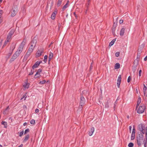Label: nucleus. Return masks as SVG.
Instances as JSON below:
<instances>
[{
	"mask_svg": "<svg viewBox=\"0 0 147 147\" xmlns=\"http://www.w3.org/2000/svg\"><path fill=\"white\" fill-rule=\"evenodd\" d=\"M141 98L140 96H139L138 98V100L137 101V105H136V108L138 107L139 106V105L140 104V103L141 102Z\"/></svg>",
	"mask_w": 147,
	"mask_h": 147,
	"instance_id": "nucleus-19",
	"label": "nucleus"
},
{
	"mask_svg": "<svg viewBox=\"0 0 147 147\" xmlns=\"http://www.w3.org/2000/svg\"><path fill=\"white\" fill-rule=\"evenodd\" d=\"M141 72H142V70H140L139 71V76L140 77L141 76Z\"/></svg>",
	"mask_w": 147,
	"mask_h": 147,
	"instance_id": "nucleus-50",
	"label": "nucleus"
},
{
	"mask_svg": "<svg viewBox=\"0 0 147 147\" xmlns=\"http://www.w3.org/2000/svg\"><path fill=\"white\" fill-rule=\"evenodd\" d=\"M115 27L114 28H112V32L113 35L115 34Z\"/></svg>",
	"mask_w": 147,
	"mask_h": 147,
	"instance_id": "nucleus-43",
	"label": "nucleus"
},
{
	"mask_svg": "<svg viewBox=\"0 0 147 147\" xmlns=\"http://www.w3.org/2000/svg\"><path fill=\"white\" fill-rule=\"evenodd\" d=\"M34 69H31V71H30V72L29 73V74H28V75H30H30H32L34 73Z\"/></svg>",
	"mask_w": 147,
	"mask_h": 147,
	"instance_id": "nucleus-40",
	"label": "nucleus"
},
{
	"mask_svg": "<svg viewBox=\"0 0 147 147\" xmlns=\"http://www.w3.org/2000/svg\"><path fill=\"white\" fill-rule=\"evenodd\" d=\"M9 109V106H8L6 108V109H5V111H7V110L8 109Z\"/></svg>",
	"mask_w": 147,
	"mask_h": 147,
	"instance_id": "nucleus-60",
	"label": "nucleus"
},
{
	"mask_svg": "<svg viewBox=\"0 0 147 147\" xmlns=\"http://www.w3.org/2000/svg\"><path fill=\"white\" fill-rule=\"evenodd\" d=\"M41 61H37L35 62L34 64L32 66V69H34L38 67L40 64L41 63Z\"/></svg>",
	"mask_w": 147,
	"mask_h": 147,
	"instance_id": "nucleus-10",
	"label": "nucleus"
},
{
	"mask_svg": "<svg viewBox=\"0 0 147 147\" xmlns=\"http://www.w3.org/2000/svg\"><path fill=\"white\" fill-rule=\"evenodd\" d=\"M30 83H28L27 82H25L23 86L25 89H28L29 88L30 86Z\"/></svg>",
	"mask_w": 147,
	"mask_h": 147,
	"instance_id": "nucleus-16",
	"label": "nucleus"
},
{
	"mask_svg": "<svg viewBox=\"0 0 147 147\" xmlns=\"http://www.w3.org/2000/svg\"><path fill=\"white\" fill-rule=\"evenodd\" d=\"M57 13V10H55L54 12L53 13L51 16V18L52 20H54L55 18V17L56 14Z\"/></svg>",
	"mask_w": 147,
	"mask_h": 147,
	"instance_id": "nucleus-12",
	"label": "nucleus"
},
{
	"mask_svg": "<svg viewBox=\"0 0 147 147\" xmlns=\"http://www.w3.org/2000/svg\"><path fill=\"white\" fill-rule=\"evenodd\" d=\"M24 134V130H22L19 133V136L21 137Z\"/></svg>",
	"mask_w": 147,
	"mask_h": 147,
	"instance_id": "nucleus-37",
	"label": "nucleus"
},
{
	"mask_svg": "<svg viewBox=\"0 0 147 147\" xmlns=\"http://www.w3.org/2000/svg\"><path fill=\"white\" fill-rule=\"evenodd\" d=\"M41 76V75L40 74H38L37 75L36 74L34 75V78H40Z\"/></svg>",
	"mask_w": 147,
	"mask_h": 147,
	"instance_id": "nucleus-29",
	"label": "nucleus"
},
{
	"mask_svg": "<svg viewBox=\"0 0 147 147\" xmlns=\"http://www.w3.org/2000/svg\"><path fill=\"white\" fill-rule=\"evenodd\" d=\"M120 83H121V82H120L117 81V86L118 88H119Z\"/></svg>",
	"mask_w": 147,
	"mask_h": 147,
	"instance_id": "nucleus-47",
	"label": "nucleus"
},
{
	"mask_svg": "<svg viewBox=\"0 0 147 147\" xmlns=\"http://www.w3.org/2000/svg\"><path fill=\"white\" fill-rule=\"evenodd\" d=\"M30 131L29 129L27 128L26 129L24 132V134H26L27 133H28Z\"/></svg>",
	"mask_w": 147,
	"mask_h": 147,
	"instance_id": "nucleus-36",
	"label": "nucleus"
},
{
	"mask_svg": "<svg viewBox=\"0 0 147 147\" xmlns=\"http://www.w3.org/2000/svg\"><path fill=\"white\" fill-rule=\"evenodd\" d=\"M132 134H135V129L134 127H133V129H132Z\"/></svg>",
	"mask_w": 147,
	"mask_h": 147,
	"instance_id": "nucleus-46",
	"label": "nucleus"
},
{
	"mask_svg": "<svg viewBox=\"0 0 147 147\" xmlns=\"http://www.w3.org/2000/svg\"><path fill=\"white\" fill-rule=\"evenodd\" d=\"M42 71V69H38L37 72H36V74L37 75L38 74H40V73Z\"/></svg>",
	"mask_w": 147,
	"mask_h": 147,
	"instance_id": "nucleus-39",
	"label": "nucleus"
},
{
	"mask_svg": "<svg viewBox=\"0 0 147 147\" xmlns=\"http://www.w3.org/2000/svg\"><path fill=\"white\" fill-rule=\"evenodd\" d=\"M140 56V53H138L137 54V58L139 59Z\"/></svg>",
	"mask_w": 147,
	"mask_h": 147,
	"instance_id": "nucleus-45",
	"label": "nucleus"
},
{
	"mask_svg": "<svg viewBox=\"0 0 147 147\" xmlns=\"http://www.w3.org/2000/svg\"><path fill=\"white\" fill-rule=\"evenodd\" d=\"M14 30H11L9 32V33L7 37V40H8V41H9V40L11 39V36L13 35L14 33Z\"/></svg>",
	"mask_w": 147,
	"mask_h": 147,
	"instance_id": "nucleus-7",
	"label": "nucleus"
},
{
	"mask_svg": "<svg viewBox=\"0 0 147 147\" xmlns=\"http://www.w3.org/2000/svg\"><path fill=\"white\" fill-rule=\"evenodd\" d=\"M30 137L29 134H27L26 135L25 137H24V140H23V142H26L29 139Z\"/></svg>",
	"mask_w": 147,
	"mask_h": 147,
	"instance_id": "nucleus-17",
	"label": "nucleus"
},
{
	"mask_svg": "<svg viewBox=\"0 0 147 147\" xmlns=\"http://www.w3.org/2000/svg\"><path fill=\"white\" fill-rule=\"evenodd\" d=\"M138 64V62H137L136 65H133L132 66V70L134 72H135L136 70L137 65Z\"/></svg>",
	"mask_w": 147,
	"mask_h": 147,
	"instance_id": "nucleus-20",
	"label": "nucleus"
},
{
	"mask_svg": "<svg viewBox=\"0 0 147 147\" xmlns=\"http://www.w3.org/2000/svg\"><path fill=\"white\" fill-rule=\"evenodd\" d=\"M138 135L137 136V140L138 145L140 146L141 145V142L143 140L144 134L141 132H138Z\"/></svg>",
	"mask_w": 147,
	"mask_h": 147,
	"instance_id": "nucleus-1",
	"label": "nucleus"
},
{
	"mask_svg": "<svg viewBox=\"0 0 147 147\" xmlns=\"http://www.w3.org/2000/svg\"><path fill=\"white\" fill-rule=\"evenodd\" d=\"M116 26H117V24L115 23V22H114L112 28H115H115Z\"/></svg>",
	"mask_w": 147,
	"mask_h": 147,
	"instance_id": "nucleus-51",
	"label": "nucleus"
},
{
	"mask_svg": "<svg viewBox=\"0 0 147 147\" xmlns=\"http://www.w3.org/2000/svg\"><path fill=\"white\" fill-rule=\"evenodd\" d=\"M94 131V127H92L90 129V131L89 132L88 134L90 136H92L93 133Z\"/></svg>",
	"mask_w": 147,
	"mask_h": 147,
	"instance_id": "nucleus-15",
	"label": "nucleus"
},
{
	"mask_svg": "<svg viewBox=\"0 0 147 147\" xmlns=\"http://www.w3.org/2000/svg\"><path fill=\"white\" fill-rule=\"evenodd\" d=\"M145 108V107L144 105L142 104H141L137 109V113L139 114L143 113L144 112Z\"/></svg>",
	"mask_w": 147,
	"mask_h": 147,
	"instance_id": "nucleus-5",
	"label": "nucleus"
},
{
	"mask_svg": "<svg viewBox=\"0 0 147 147\" xmlns=\"http://www.w3.org/2000/svg\"><path fill=\"white\" fill-rule=\"evenodd\" d=\"M135 137V134H131V140H134Z\"/></svg>",
	"mask_w": 147,
	"mask_h": 147,
	"instance_id": "nucleus-33",
	"label": "nucleus"
},
{
	"mask_svg": "<svg viewBox=\"0 0 147 147\" xmlns=\"http://www.w3.org/2000/svg\"><path fill=\"white\" fill-rule=\"evenodd\" d=\"M17 12L18 9L17 8H15L14 9L12 8L11 12V16L12 17H14L16 16Z\"/></svg>",
	"mask_w": 147,
	"mask_h": 147,
	"instance_id": "nucleus-8",
	"label": "nucleus"
},
{
	"mask_svg": "<svg viewBox=\"0 0 147 147\" xmlns=\"http://www.w3.org/2000/svg\"><path fill=\"white\" fill-rule=\"evenodd\" d=\"M23 146V145L22 144H21L20 146H19L18 147H22Z\"/></svg>",
	"mask_w": 147,
	"mask_h": 147,
	"instance_id": "nucleus-64",
	"label": "nucleus"
},
{
	"mask_svg": "<svg viewBox=\"0 0 147 147\" xmlns=\"http://www.w3.org/2000/svg\"><path fill=\"white\" fill-rule=\"evenodd\" d=\"M63 0H58L57 3V6L58 7H59L61 4Z\"/></svg>",
	"mask_w": 147,
	"mask_h": 147,
	"instance_id": "nucleus-24",
	"label": "nucleus"
},
{
	"mask_svg": "<svg viewBox=\"0 0 147 147\" xmlns=\"http://www.w3.org/2000/svg\"><path fill=\"white\" fill-rule=\"evenodd\" d=\"M9 41H8V40H6L4 43V44L3 45V47L4 46H5L6 44L7 43L9 42Z\"/></svg>",
	"mask_w": 147,
	"mask_h": 147,
	"instance_id": "nucleus-48",
	"label": "nucleus"
},
{
	"mask_svg": "<svg viewBox=\"0 0 147 147\" xmlns=\"http://www.w3.org/2000/svg\"><path fill=\"white\" fill-rule=\"evenodd\" d=\"M29 57L27 55H25V56H24V59H23V61H26L27 59V58H28V57Z\"/></svg>",
	"mask_w": 147,
	"mask_h": 147,
	"instance_id": "nucleus-38",
	"label": "nucleus"
},
{
	"mask_svg": "<svg viewBox=\"0 0 147 147\" xmlns=\"http://www.w3.org/2000/svg\"><path fill=\"white\" fill-rule=\"evenodd\" d=\"M121 79H120L118 78L117 81L121 82Z\"/></svg>",
	"mask_w": 147,
	"mask_h": 147,
	"instance_id": "nucleus-62",
	"label": "nucleus"
},
{
	"mask_svg": "<svg viewBox=\"0 0 147 147\" xmlns=\"http://www.w3.org/2000/svg\"><path fill=\"white\" fill-rule=\"evenodd\" d=\"M125 30V28H122L121 29L120 34L121 36H122L124 35Z\"/></svg>",
	"mask_w": 147,
	"mask_h": 147,
	"instance_id": "nucleus-14",
	"label": "nucleus"
},
{
	"mask_svg": "<svg viewBox=\"0 0 147 147\" xmlns=\"http://www.w3.org/2000/svg\"><path fill=\"white\" fill-rule=\"evenodd\" d=\"M74 16L77 19V18H78V16H77V15L76 14L75 12H74Z\"/></svg>",
	"mask_w": 147,
	"mask_h": 147,
	"instance_id": "nucleus-55",
	"label": "nucleus"
},
{
	"mask_svg": "<svg viewBox=\"0 0 147 147\" xmlns=\"http://www.w3.org/2000/svg\"><path fill=\"white\" fill-rule=\"evenodd\" d=\"M6 111H5V110L4 111H3V114L4 115H6V114H7V112H6Z\"/></svg>",
	"mask_w": 147,
	"mask_h": 147,
	"instance_id": "nucleus-57",
	"label": "nucleus"
},
{
	"mask_svg": "<svg viewBox=\"0 0 147 147\" xmlns=\"http://www.w3.org/2000/svg\"><path fill=\"white\" fill-rule=\"evenodd\" d=\"M117 99L116 101H115V102L114 107V110H115V109L116 107V105L117 104Z\"/></svg>",
	"mask_w": 147,
	"mask_h": 147,
	"instance_id": "nucleus-41",
	"label": "nucleus"
},
{
	"mask_svg": "<svg viewBox=\"0 0 147 147\" xmlns=\"http://www.w3.org/2000/svg\"><path fill=\"white\" fill-rule=\"evenodd\" d=\"M53 57V54L51 52H50L49 54V58L52 59Z\"/></svg>",
	"mask_w": 147,
	"mask_h": 147,
	"instance_id": "nucleus-30",
	"label": "nucleus"
},
{
	"mask_svg": "<svg viewBox=\"0 0 147 147\" xmlns=\"http://www.w3.org/2000/svg\"><path fill=\"white\" fill-rule=\"evenodd\" d=\"M48 56L47 55H45L44 57V59L43 61L45 63H46L47 62V60Z\"/></svg>",
	"mask_w": 147,
	"mask_h": 147,
	"instance_id": "nucleus-25",
	"label": "nucleus"
},
{
	"mask_svg": "<svg viewBox=\"0 0 147 147\" xmlns=\"http://www.w3.org/2000/svg\"><path fill=\"white\" fill-rule=\"evenodd\" d=\"M80 105L78 110L79 111H81L82 109L85 102V99L82 95H81Z\"/></svg>",
	"mask_w": 147,
	"mask_h": 147,
	"instance_id": "nucleus-2",
	"label": "nucleus"
},
{
	"mask_svg": "<svg viewBox=\"0 0 147 147\" xmlns=\"http://www.w3.org/2000/svg\"><path fill=\"white\" fill-rule=\"evenodd\" d=\"M33 50L34 49L32 48H29V49H28V50L27 51L28 52H30V53H31L33 51Z\"/></svg>",
	"mask_w": 147,
	"mask_h": 147,
	"instance_id": "nucleus-35",
	"label": "nucleus"
},
{
	"mask_svg": "<svg viewBox=\"0 0 147 147\" xmlns=\"http://www.w3.org/2000/svg\"><path fill=\"white\" fill-rule=\"evenodd\" d=\"M131 128H132V127L131 126H130L129 127V131H130V132H131Z\"/></svg>",
	"mask_w": 147,
	"mask_h": 147,
	"instance_id": "nucleus-58",
	"label": "nucleus"
},
{
	"mask_svg": "<svg viewBox=\"0 0 147 147\" xmlns=\"http://www.w3.org/2000/svg\"><path fill=\"white\" fill-rule=\"evenodd\" d=\"M30 123L32 125H34L35 124V120L34 119H32L30 121Z\"/></svg>",
	"mask_w": 147,
	"mask_h": 147,
	"instance_id": "nucleus-28",
	"label": "nucleus"
},
{
	"mask_svg": "<svg viewBox=\"0 0 147 147\" xmlns=\"http://www.w3.org/2000/svg\"><path fill=\"white\" fill-rule=\"evenodd\" d=\"M92 62L90 64V70L91 69H92Z\"/></svg>",
	"mask_w": 147,
	"mask_h": 147,
	"instance_id": "nucleus-52",
	"label": "nucleus"
},
{
	"mask_svg": "<svg viewBox=\"0 0 147 147\" xmlns=\"http://www.w3.org/2000/svg\"><path fill=\"white\" fill-rule=\"evenodd\" d=\"M69 1H68L66 4L63 6L62 9L61 11H64L65 9L68 7V5Z\"/></svg>",
	"mask_w": 147,
	"mask_h": 147,
	"instance_id": "nucleus-18",
	"label": "nucleus"
},
{
	"mask_svg": "<svg viewBox=\"0 0 147 147\" xmlns=\"http://www.w3.org/2000/svg\"><path fill=\"white\" fill-rule=\"evenodd\" d=\"M144 60L145 61H146L147 60V56H146L144 59Z\"/></svg>",
	"mask_w": 147,
	"mask_h": 147,
	"instance_id": "nucleus-61",
	"label": "nucleus"
},
{
	"mask_svg": "<svg viewBox=\"0 0 147 147\" xmlns=\"http://www.w3.org/2000/svg\"><path fill=\"white\" fill-rule=\"evenodd\" d=\"M131 80V77L130 76H129L128 77V78L127 79V82L128 83H129L130 82Z\"/></svg>",
	"mask_w": 147,
	"mask_h": 147,
	"instance_id": "nucleus-44",
	"label": "nucleus"
},
{
	"mask_svg": "<svg viewBox=\"0 0 147 147\" xmlns=\"http://www.w3.org/2000/svg\"><path fill=\"white\" fill-rule=\"evenodd\" d=\"M23 48L19 47L17 51H16L15 53H17L18 54L20 55V54L22 52L23 50Z\"/></svg>",
	"mask_w": 147,
	"mask_h": 147,
	"instance_id": "nucleus-13",
	"label": "nucleus"
},
{
	"mask_svg": "<svg viewBox=\"0 0 147 147\" xmlns=\"http://www.w3.org/2000/svg\"><path fill=\"white\" fill-rule=\"evenodd\" d=\"M31 53H30V52H29L28 51H27L26 54V55H27L28 57L30 56V55Z\"/></svg>",
	"mask_w": 147,
	"mask_h": 147,
	"instance_id": "nucleus-49",
	"label": "nucleus"
},
{
	"mask_svg": "<svg viewBox=\"0 0 147 147\" xmlns=\"http://www.w3.org/2000/svg\"><path fill=\"white\" fill-rule=\"evenodd\" d=\"M53 1H51V7L50 9L51 8V7L53 6Z\"/></svg>",
	"mask_w": 147,
	"mask_h": 147,
	"instance_id": "nucleus-54",
	"label": "nucleus"
},
{
	"mask_svg": "<svg viewBox=\"0 0 147 147\" xmlns=\"http://www.w3.org/2000/svg\"><path fill=\"white\" fill-rule=\"evenodd\" d=\"M37 37L35 36L32 40L30 43V47L29 48L34 49L35 47L37 42Z\"/></svg>",
	"mask_w": 147,
	"mask_h": 147,
	"instance_id": "nucleus-4",
	"label": "nucleus"
},
{
	"mask_svg": "<svg viewBox=\"0 0 147 147\" xmlns=\"http://www.w3.org/2000/svg\"><path fill=\"white\" fill-rule=\"evenodd\" d=\"M144 141L145 142L144 144H145V146H147V141L144 140Z\"/></svg>",
	"mask_w": 147,
	"mask_h": 147,
	"instance_id": "nucleus-56",
	"label": "nucleus"
},
{
	"mask_svg": "<svg viewBox=\"0 0 147 147\" xmlns=\"http://www.w3.org/2000/svg\"><path fill=\"white\" fill-rule=\"evenodd\" d=\"M111 100L110 98L107 100V102H106L105 104V108H109V104L111 102Z\"/></svg>",
	"mask_w": 147,
	"mask_h": 147,
	"instance_id": "nucleus-11",
	"label": "nucleus"
},
{
	"mask_svg": "<svg viewBox=\"0 0 147 147\" xmlns=\"http://www.w3.org/2000/svg\"><path fill=\"white\" fill-rule=\"evenodd\" d=\"M35 112L36 113H38V112H39V110L38 109H36L35 110Z\"/></svg>",
	"mask_w": 147,
	"mask_h": 147,
	"instance_id": "nucleus-59",
	"label": "nucleus"
},
{
	"mask_svg": "<svg viewBox=\"0 0 147 147\" xmlns=\"http://www.w3.org/2000/svg\"><path fill=\"white\" fill-rule=\"evenodd\" d=\"M27 123H26V122H25V123H24V124H23V125H24V126H25L26 125H27Z\"/></svg>",
	"mask_w": 147,
	"mask_h": 147,
	"instance_id": "nucleus-63",
	"label": "nucleus"
},
{
	"mask_svg": "<svg viewBox=\"0 0 147 147\" xmlns=\"http://www.w3.org/2000/svg\"><path fill=\"white\" fill-rule=\"evenodd\" d=\"M46 82V81L45 80H44L42 81H40L39 82V84L42 85V84H44Z\"/></svg>",
	"mask_w": 147,
	"mask_h": 147,
	"instance_id": "nucleus-32",
	"label": "nucleus"
},
{
	"mask_svg": "<svg viewBox=\"0 0 147 147\" xmlns=\"http://www.w3.org/2000/svg\"><path fill=\"white\" fill-rule=\"evenodd\" d=\"M146 127L144 124L140 123L138 126V130L139 132H142L143 134H144L145 133Z\"/></svg>",
	"mask_w": 147,
	"mask_h": 147,
	"instance_id": "nucleus-3",
	"label": "nucleus"
},
{
	"mask_svg": "<svg viewBox=\"0 0 147 147\" xmlns=\"http://www.w3.org/2000/svg\"><path fill=\"white\" fill-rule=\"evenodd\" d=\"M145 139L144 140L147 141V126L146 127L145 133Z\"/></svg>",
	"mask_w": 147,
	"mask_h": 147,
	"instance_id": "nucleus-31",
	"label": "nucleus"
},
{
	"mask_svg": "<svg viewBox=\"0 0 147 147\" xmlns=\"http://www.w3.org/2000/svg\"><path fill=\"white\" fill-rule=\"evenodd\" d=\"M25 43L24 42H21V44L20 45L19 47L23 48L24 45H25Z\"/></svg>",
	"mask_w": 147,
	"mask_h": 147,
	"instance_id": "nucleus-27",
	"label": "nucleus"
},
{
	"mask_svg": "<svg viewBox=\"0 0 147 147\" xmlns=\"http://www.w3.org/2000/svg\"><path fill=\"white\" fill-rule=\"evenodd\" d=\"M116 38L114 39H113L111 42L109 44V46H112L115 43V41L116 40Z\"/></svg>",
	"mask_w": 147,
	"mask_h": 147,
	"instance_id": "nucleus-22",
	"label": "nucleus"
},
{
	"mask_svg": "<svg viewBox=\"0 0 147 147\" xmlns=\"http://www.w3.org/2000/svg\"><path fill=\"white\" fill-rule=\"evenodd\" d=\"M1 124L4 125V128H6L7 127V123L6 122L4 121H2L1 122Z\"/></svg>",
	"mask_w": 147,
	"mask_h": 147,
	"instance_id": "nucleus-21",
	"label": "nucleus"
},
{
	"mask_svg": "<svg viewBox=\"0 0 147 147\" xmlns=\"http://www.w3.org/2000/svg\"><path fill=\"white\" fill-rule=\"evenodd\" d=\"M120 53L119 52H117L115 53V55L116 57H118Z\"/></svg>",
	"mask_w": 147,
	"mask_h": 147,
	"instance_id": "nucleus-42",
	"label": "nucleus"
},
{
	"mask_svg": "<svg viewBox=\"0 0 147 147\" xmlns=\"http://www.w3.org/2000/svg\"><path fill=\"white\" fill-rule=\"evenodd\" d=\"M123 20H120L119 21V24H121L123 22Z\"/></svg>",
	"mask_w": 147,
	"mask_h": 147,
	"instance_id": "nucleus-53",
	"label": "nucleus"
},
{
	"mask_svg": "<svg viewBox=\"0 0 147 147\" xmlns=\"http://www.w3.org/2000/svg\"><path fill=\"white\" fill-rule=\"evenodd\" d=\"M134 145V144L132 142H130L128 144V146L129 147H133Z\"/></svg>",
	"mask_w": 147,
	"mask_h": 147,
	"instance_id": "nucleus-34",
	"label": "nucleus"
},
{
	"mask_svg": "<svg viewBox=\"0 0 147 147\" xmlns=\"http://www.w3.org/2000/svg\"><path fill=\"white\" fill-rule=\"evenodd\" d=\"M44 52V49L42 48L38 49L36 54V57H40L42 55V53Z\"/></svg>",
	"mask_w": 147,
	"mask_h": 147,
	"instance_id": "nucleus-6",
	"label": "nucleus"
},
{
	"mask_svg": "<svg viewBox=\"0 0 147 147\" xmlns=\"http://www.w3.org/2000/svg\"><path fill=\"white\" fill-rule=\"evenodd\" d=\"M19 55L17 53H15L13 55V56H12L11 58V59L10 60L9 62L10 63H11L13 62L16 58H17Z\"/></svg>",
	"mask_w": 147,
	"mask_h": 147,
	"instance_id": "nucleus-9",
	"label": "nucleus"
},
{
	"mask_svg": "<svg viewBox=\"0 0 147 147\" xmlns=\"http://www.w3.org/2000/svg\"><path fill=\"white\" fill-rule=\"evenodd\" d=\"M25 43L24 42H21V44L20 45L19 47L23 48L24 45H25Z\"/></svg>",
	"mask_w": 147,
	"mask_h": 147,
	"instance_id": "nucleus-26",
	"label": "nucleus"
},
{
	"mask_svg": "<svg viewBox=\"0 0 147 147\" xmlns=\"http://www.w3.org/2000/svg\"><path fill=\"white\" fill-rule=\"evenodd\" d=\"M120 65L119 63H116L115 66V69H118L120 68Z\"/></svg>",
	"mask_w": 147,
	"mask_h": 147,
	"instance_id": "nucleus-23",
	"label": "nucleus"
}]
</instances>
